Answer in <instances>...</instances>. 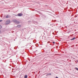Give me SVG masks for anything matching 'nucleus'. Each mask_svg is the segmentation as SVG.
Returning <instances> with one entry per match:
<instances>
[{
	"label": "nucleus",
	"mask_w": 78,
	"mask_h": 78,
	"mask_svg": "<svg viewBox=\"0 0 78 78\" xmlns=\"http://www.w3.org/2000/svg\"><path fill=\"white\" fill-rule=\"evenodd\" d=\"M9 23H10V20H7L5 23L6 24V25H8V24H9Z\"/></svg>",
	"instance_id": "f257e3e1"
},
{
	"label": "nucleus",
	"mask_w": 78,
	"mask_h": 78,
	"mask_svg": "<svg viewBox=\"0 0 78 78\" xmlns=\"http://www.w3.org/2000/svg\"><path fill=\"white\" fill-rule=\"evenodd\" d=\"M22 16V13H19L18 14V16H19V17H20Z\"/></svg>",
	"instance_id": "f03ea898"
},
{
	"label": "nucleus",
	"mask_w": 78,
	"mask_h": 78,
	"mask_svg": "<svg viewBox=\"0 0 78 78\" xmlns=\"http://www.w3.org/2000/svg\"><path fill=\"white\" fill-rule=\"evenodd\" d=\"M16 27H17V28H20L21 27V25H18L16 26Z\"/></svg>",
	"instance_id": "7ed1b4c3"
},
{
	"label": "nucleus",
	"mask_w": 78,
	"mask_h": 78,
	"mask_svg": "<svg viewBox=\"0 0 78 78\" xmlns=\"http://www.w3.org/2000/svg\"><path fill=\"white\" fill-rule=\"evenodd\" d=\"M11 16H9V15H7V16H6V18H9V17H10Z\"/></svg>",
	"instance_id": "20e7f679"
},
{
	"label": "nucleus",
	"mask_w": 78,
	"mask_h": 78,
	"mask_svg": "<svg viewBox=\"0 0 78 78\" xmlns=\"http://www.w3.org/2000/svg\"><path fill=\"white\" fill-rule=\"evenodd\" d=\"M17 20H13V22H15V23H16V22H17Z\"/></svg>",
	"instance_id": "39448f33"
},
{
	"label": "nucleus",
	"mask_w": 78,
	"mask_h": 78,
	"mask_svg": "<svg viewBox=\"0 0 78 78\" xmlns=\"http://www.w3.org/2000/svg\"><path fill=\"white\" fill-rule=\"evenodd\" d=\"M16 23V24H19V23H20V22L17 21Z\"/></svg>",
	"instance_id": "423d86ee"
},
{
	"label": "nucleus",
	"mask_w": 78,
	"mask_h": 78,
	"mask_svg": "<svg viewBox=\"0 0 78 78\" xmlns=\"http://www.w3.org/2000/svg\"><path fill=\"white\" fill-rule=\"evenodd\" d=\"M51 75V73H49V74H47L46 75V76H48V75Z\"/></svg>",
	"instance_id": "0eeeda50"
},
{
	"label": "nucleus",
	"mask_w": 78,
	"mask_h": 78,
	"mask_svg": "<svg viewBox=\"0 0 78 78\" xmlns=\"http://www.w3.org/2000/svg\"><path fill=\"white\" fill-rule=\"evenodd\" d=\"M74 39H75V37H74L73 38L71 39V41H72L73 40H74Z\"/></svg>",
	"instance_id": "6e6552de"
},
{
	"label": "nucleus",
	"mask_w": 78,
	"mask_h": 78,
	"mask_svg": "<svg viewBox=\"0 0 78 78\" xmlns=\"http://www.w3.org/2000/svg\"><path fill=\"white\" fill-rule=\"evenodd\" d=\"M27 75H25L24 76V78H27Z\"/></svg>",
	"instance_id": "1a4fd4ad"
},
{
	"label": "nucleus",
	"mask_w": 78,
	"mask_h": 78,
	"mask_svg": "<svg viewBox=\"0 0 78 78\" xmlns=\"http://www.w3.org/2000/svg\"><path fill=\"white\" fill-rule=\"evenodd\" d=\"M75 69H76L77 70H78V68H75Z\"/></svg>",
	"instance_id": "9d476101"
},
{
	"label": "nucleus",
	"mask_w": 78,
	"mask_h": 78,
	"mask_svg": "<svg viewBox=\"0 0 78 78\" xmlns=\"http://www.w3.org/2000/svg\"><path fill=\"white\" fill-rule=\"evenodd\" d=\"M2 28V26L0 25V29H1Z\"/></svg>",
	"instance_id": "9b49d317"
},
{
	"label": "nucleus",
	"mask_w": 78,
	"mask_h": 78,
	"mask_svg": "<svg viewBox=\"0 0 78 78\" xmlns=\"http://www.w3.org/2000/svg\"><path fill=\"white\" fill-rule=\"evenodd\" d=\"M2 20H0V22H2Z\"/></svg>",
	"instance_id": "f8f14e48"
},
{
	"label": "nucleus",
	"mask_w": 78,
	"mask_h": 78,
	"mask_svg": "<svg viewBox=\"0 0 78 78\" xmlns=\"http://www.w3.org/2000/svg\"><path fill=\"white\" fill-rule=\"evenodd\" d=\"M55 42H53V44H55Z\"/></svg>",
	"instance_id": "ddd939ff"
},
{
	"label": "nucleus",
	"mask_w": 78,
	"mask_h": 78,
	"mask_svg": "<svg viewBox=\"0 0 78 78\" xmlns=\"http://www.w3.org/2000/svg\"><path fill=\"white\" fill-rule=\"evenodd\" d=\"M1 33V30H0V33Z\"/></svg>",
	"instance_id": "4468645a"
},
{
	"label": "nucleus",
	"mask_w": 78,
	"mask_h": 78,
	"mask_svg": "<svg viewBox=\"0 0 78 78\" xmlns=\"http://www.w3.org/2000/svg\"><path fill=\"white\" fill-rule=\"evenodd\" d=\"M77 62H78V60H77Z\"/></svg>",
	"instance_id": "2eb2a0df"
},
{
	"label": "nucleus",
	"mask_w": 78,
	"mask_h": 78,
	"mask_svg": "<svg viewBox=\"0 0 78 78\" xmlns=\"http://www.w3.org/2000/svg\"><path fill=\"white\" fill-rule=\"evenodd\" d=\"M9 11H10V10H9Z\"/></svg>",
	"instance_id": "dca6fc26"
}]
</instances>
